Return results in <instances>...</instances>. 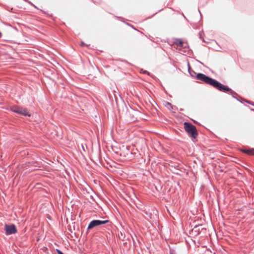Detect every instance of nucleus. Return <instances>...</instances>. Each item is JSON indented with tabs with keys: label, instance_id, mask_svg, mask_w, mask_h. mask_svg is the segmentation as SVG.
<instances>
[{
	"label": "nucleus",
	"instance_id": "nucleus-33",
	"mask_svg": "<svg viewBox=\"0 0 254 254\" xmlns=\"http://www.w3.org/2000/svg\"><path fill=\"white\" fill-rule=\"evenodd\" d=\"M13 28L14 29V30H16V31H17V30H17V28H16V27H14Z\"/></svg>",
	"mask_w": 254,
	"mask_h": 254
},
{
	"label": "nucleus",
	"instance_id": "nucleus-36",
	"mask_svg": "<svg viewBox=\"0 0 254 254\" xmlns=\"http://www.w3.org/2000/svg\"><path fill=\"white\" fill-rule=\"evenodd\" d=\"M198 62L200 64H202L201 62H200V61H198Z\"/></svg>",
	"mask_w": 254,
	"mask_h": 254
},
{
	"label": "nucleus",
	"instance_id": "nucleus-38",
	"mask_svg": "<svg viewBox=\"0 0 254 254\" xmlns=\"http://www.w3.org/2000/svg\"><path fill=\"white\" fill-rule=\"evenodd\" d=\"M199 13H200V16L201 17V13H200V11H199Z\"/></svg>",
	"mask_w": 254,
	"mask_h": 254
},
{
	"label": "nucleus",
	"instance_id": "nucleus-31",
	"mask_svg": "<svg viewBox=\"0 0 254 254\" xmlns=\"http://www.w3.org/2000/svg\"><path fill=\"white\" fill-rule=\"evenodd\" d=\"M2 36V33L0 31V38Z\"/></svg>",
	"mask_w": 254,
	"mask_h": 254
},
{
	"label": "nucleus",
	"instance_id": "nucleus-34",
	"mask_svg": "<svg viewBox=\"0 0 254 254\" xmlns=\"http://www.w3.org/2000/svg\"><path fill=\"white\" fill-rule=\"evenodd\" d=\"M127 242H125V243H124V244H124V245H125V246L126 245H127Z\"/></svg>",
	"mask_w": 254,
	"mask_h": 254
},
{
	"label": "nucleus",
	"instance_id": "nucleus-11",
	"mask_svg": "<svg viewBox=\"0 0 254 254\" xmlns=\"http://www.w3.org/2000/svg\"><path fill=\"white\" fill-rule=\"evenodd\" d=\"M165 106L169 110H171L173 109V106L169 102H166L165 103Z\"/></svg>",
	"mask_w": 254,
	"mask_h": 254
},
{
	"label": "nucleus",
	"instance_id": "nucleus-25",
	"mask_svg": "<svg viewBox=\"0 0 254 254\" xmlns=\"http://www.w3.org/2000/svg\"><path fill=\"white\" fill-rule=\"evenodd\" d=\"M177 107L176 106H173V109L172 110H177Z\"/></svg>",
	"mask_w": 254,
	"mask_h": 254
},
{
	"label": "nucleus",
	"instance_id": "nucleus-4",
	"mask_svg": "<svg viewBox=\"0 0 254 254\" xmlns=\"http://www.w3.org/2000/svg\"><path fill=\"white\" fill-rule=\"evenodd\" d=\"M4 231L6 235L14 234L17 232L16 227L13 224H5L4 225Z\"/></svg>",
	"mask_w": 254,
	"mask_h": 254
},
{
	"label": "nucleus",
	"instance_id": "nucleus-19",
	"mask_svg": "<svg viewBox=\"0 0 254 254\" xmlns=\"http://www.w3.org/2000/svg\"><path fill=\"white\" fill-rule=\"evenodd\" d=\"M130 108L131 109H132V110H133L134 111H135V112L137 113H140V112L137 109H133L132 107H130Z\"/></svg>",
	"mask_w": 254,
	"mask_h": 254
},
{
	"label": "nucleus",
	"instance_id": "nucleus-6",
	"mask_svg": "<svg viewBox=\"0 0 254 254\" xmlns=\"http://www.w3.org/2000/svg\"><path fill=\"white\" fill-rule=\"evenodd\" d=\"M100 226L98 223V220H92L88 224L87 227V230L86 233H88V231L90 230H91L97 226Z\"/></svg>",
	"mask_w": 254,
	"mask_h": 254
},
{
	"label": "nucleus",
	"instance_id": "nucleus-14",
	"mask_svg": "<svg viewBox=\"0 0 254 254\" xmlns=\"http://www.w3.org/2000/svg\"><path fill=\"white\" fill-rule=\"evenodd\" d=\"M118 236L120 240H122V241H125L124 238L125 237V236H124L123 239H122L121 236H123V233L121 232H120V233H118Z\"/></svg>",
	"mask_w": 254,
	"mask_h": 254
},
{
	"label": "nucleus",
	"instance_id": "nucleus-1",
	"mask_svg": "<svg viewBox=\"0 0 254 254\" xmlns=\"http://www.w3.org/2000/svg\"><path fill=\"white\" fill-rule=\"evenodd\" d=\"M196 78L206 84L212 86L213 87L221 92L228 93V94L231 93L237 94L234 91L229 88L228 86L223 85L217 80L213 79L203 73H198L196 74Z\"/></svg>",
	"mask_w": 254,
	"mask_h": 254
},
{
	"label": "nucleus",
	"instance_id": "nucleus-28",
	"mask_svg": "<svg viewBox=\"0 0 254 254\" xmlns=\"http://www.w3.org/2000/svg\"><path fill=\"white\" fill-rule=\"evenodd\" d=\"M129 148L130 147L129 146H127V149L129 150Z\"/></svg>",
	"mask_w": 254,
	"mask_h": 254
},
{
	"label": "nucleus",
	"instance_id": "nucleus-18",
	"mask_svg": "<svg viewBox=\"0 0 254 254\" xmlns=\"http://www.w3.org/2000/svg\"><path fill=\"white\" fill-rule=\"evenodd\" d=\"M28 3L31 5V6H33L34 7H35V8H37L38 9L37 7L32 2H31L30 1L29 2H28Z\"/></svg>",
	"mask_w": 254,
	"mask_h": 254
},
{
	"label": "nucleus",
	"instance_id": "nucleus-23",
	"mask_svg": "<svg viewBox=\"0 0 254 254\" xmlns=\"http://www.w3.org/2000/svg\"><path fill=\"white\" fill-rule=\"evenodd\" d=\"M183 48H184V49H186V48H189V45H188V44L187 43H186V45H184V46H183Z\"/></svg>",
	"mask_w": 254,
	"mask_h": 254
},
{
	"label": "nucleus",
	"instance_id": "nucleus-32",
	"mask_svg": "<svg viewBox=\"0 0 254 254\" xmlns=\"http://www.w3.org/2000/svg\"><path fill=\"white\" fill-rule=\"evenodd\" d=\"M130 237H131V238H132V240H133V243H134V240H133V239L132 237L131 236H130Z\"/></svg>",
	"mask_w": 254,
	"mask_h": 254
},
{
	"label": "nucleus",
	"instance_id": "nucleus-26",
	"mask_svg": "<svg viewBox=\"0 0 254 254\" xmlns=\"http://www.w3.org/2000/svg\"><path fill=\"white\" fill-rule=\"evenodd\" d=\"M82 148L83 149V150L85 151V148H84V145L83 144H82Z\"/></svg>",
	"mask_w": 254,
	"mask_h": 254
},
{
	"label": "nucleus",
	"instance_id": "nucleus-24",
	"mask_svg": "<svg viewBox=\"0 0 254 254\" xmlns=\"http://www.w3.org/2000/svg\"><path fill=\"white\" fill-rule=\"evenodd\" d=\"M157 13V12H155L154 14H153L152 15H151V16H149L148 17V18H151L154 15H155Z\"/></svg>",
	"mask_w": 254,
	"mask_h": 254
},
{
	"label": "nucleus",
	"instance_id": "nucleus-2",
	"mask_svg": "<svg viewBox=\"0 0 254 254\" xmlns=\"http://www.w3.org/2000/svg\"><path fill=\"white\" fill-rule=\"evenodd\" d=\"M184 127L189 137L192 139H196L197 137L198 133L195 126L190 123L185 122L184 123Z\"/></svg>",
	"mask_w": 254,
	"mask_h": 254
},
{
	"label": "nucleus",
	"instance_id": "nucleus-9",
	"mask_svg": "<svg viewBox=\"0 0 254 254\" xmlns=\"http://www.w3.org/2000/svg\"><path fill=\"white\" fill-rule=\"evenodd\" d=\"M242 151L247 154L254 155V148H252L250 149H243L242 150Z\"/></svg>",
	"mask_w": 254,
	"mask_h": 254
},
{
	"label": "nucleus",
	"instance_id": "nucleus-7",
	"mask_svg": "<svg viewBox=\"0 0 254 254\" xmlns=\"http://www.w3.org/2000/svg\"><path fill=\"white\" fill-rule=\"evenodd\" d=\"M174 44H175L178 47H183L184 43L183 42L182 39L179 38H176L175 39V41L174 42Z\"/></svg>",
	"mask_w": 254,
	"mask_h": 254
},
{
	"label": "nucleus",
	"instance_id": "nucleus-30",
	"mask_svg": "<svg viewBox=\"0 0 254 254\" xmlns=\"http://www.w3.org/2000/svg\"><path fill=\"white\" fill-rule=\"evenodd\" d=\"M250 110L252 111H253L254 112V109H252V108H250Z\"/></svg>",
	"mask_w": 254,
	"mask_h": 254
},
{
	"label": "nucleus",
	"instance_id": "nucleus-17",
	"mask_svg": "<svg viewBox=\"0 0 254 254\" xmlns=\"http://www.w3.org/2000/svg\"><path fill=\"white\" fill-rule=\"evenodd\" d=\"M144 74H146L149 76L150 75V73L149 72H148V71L147 70H143V72H142Z\"/></svg>",
	"mask_w": 254,
	"mask_h": 254
},
{
	"label": "nucleus",
	"instance_id": "nucleus-22",
	"mask_svg": "<svg viewBox=\"0 0 254 254\" xmlns=\"http://www.w3.org/2000/svg\"><path fill=\"white\" fill-rule=\"evenodd\" d=\"M115 100H116V102L118 108L119 112H121V109H120V106H119V105H118V102H117V99H116V98H115Z\"/></svg>",
	"mask_w": 254,
	"mask_h": 254
},
{
	"label": "nucleus",
	"instance_id": "nucleus-35",
	"mask_svg": "<svg viewBox=\"0 0 254 254\" xmlns=\"http://www.w3.org/2000/svg\"><path fill=\"white\" fill-rule=\"evenodd\" d=\"M132 28H133L134 29L136 30V29L135 28L133 27V26H131Z\"/></svg>",
	"mask_w": 254,
	"mask_h": 254
},
{
	"label": "nucleus",
	"instance_id": "nucleus-37",
	"mask_svg": "<svg viewBox=\"0 0 254 254\" xmlns=\"http://www.w3.org/2000/svg\"><path fill=\"white\" fill-rule=\"evenodd\" d=\"M68 230H69L71 232H72V231H71V229H69V228H68Z\"/></svg>",
	"mask_w": 254,
	"mask_h": 254
},
{
	"label": "nucleus",
	"instance_id": "nucleus-13",
	"mask_svg": "<svg viewBox=\"0 0 254 254\" xmlns=\"http://www.w3.org/2000/svg\"><path fill=\"white\" fill-rule=\"evenodd\" d=\"M121 104H122V106L123 107V112H124L125 110H126V111L127 113L128 112V109H127V105L125 104L124 100H122Z\"/></svg>",
	"mask_w": 254,
	"mask_h": 254
},
{
	"label": "nucleus",
	"instance_id": "nucleus-16",
	"mask_svg": "<svg viewBox=\"0 0 254 254\" xmlns=\"http://www.w3.org/2000/svg\"><path fill=\"white\" fill-rule=\"evenodd\" d=\"M169 254H176L175 250H174V249H171V248H170Z\"/></svg>",
	"mask_w": 254,
	"mask_h": 254
},
{
	"label": "nucleus",
	"instance_id": "nucleus-29",
	"mask_svg": "<svg viewBox=\"0 0 254 254\" xmlns=\"http://www.w3.org/2000/svg\"><path fill=\"white\" fill-rule=\"evenodd\" d=\"M50 72H51V74H53V73H54V72L53 71V70H50Z\"/></svg>",
	"mask_w": 254,
	"mask_h": 254
},
{
	"label": "nucleus",
	"instance_id": "nucleus-21",
	"mask_svg": "<svg viewBox=\"0 0 254 254\" xmlns=\"http://www.w3.org/2000/svg\"><path fill=\"white\" fill-rule=\"evenodd\" d=\"M199 38L200 39H202V40L203 42H205V41H204V39H203L202 37H201V32H199Z\"/></svg>",
	"mask_w": 254,
	"mask_h": 254
},
{
	"label": "nucleus",
	"instance_id": "nucleus-20",
	"mask_svg": "<svg viewBox=\"0 0 254 254\" xmlns=\"http://www.w3.org/2000/svg\"><path fill=\"white\" fill-rule=\"evenodd\" d=\"M80 45L81 46H87V47L90 46V45H87V44H85L83 42H81Z\"/></svg>",
	"mask_w": 254,
	"mask_h": 254
},
{
	"label": "nucleus",
	"instance_id": "nucleus-5",
	"mask_svg": "<svg viewBox=\"0 0 254 254\" xmlns=\"http://www.w3.org/2000/svg\"><path fill=\"white\" fill-rule=\"evenodd\" d=\"M202 226V224L195 225L191 230L192 233L195 236H197L200 233V231H202V232L205 231V232L206 231V228H201L200 229V227Z\"/></svg>",
	"mask_w": 254,
	"mask_h": 254
},
{
	"label": "nucleus",
	"instance_id": "nucleus-27",
	"mask_svg": "<svg viewBox=\"0 0 254 254\" xmlns=\"http://www.w3.org/2000/svg\"><path fill=\"white\" fill-rule=\"evenodd\" d=\"M193 122L195 123V124H198V123L194 120H193Z\"/></svg>",
	"mask_w": 254,
	"mask_h": 254
},
{
	"label": "nucleus",
	"instance_id": "nucleus-8",
	"mask_svg": "<svg viewBox=\"0 0 254 254\" xmlns=\"http://www.w3.org/2000/svg\"><path fill=\"white\" fill-rule=\"evenodd\" d=\"M188 71L191 77L196 78V74L197 73H196L194 70L191 69L190 65L189 63H188Z\"/></svg>",
	"mask_w": 254,
	"mask_h": 254
},
{
	"label": "nucleus",
	"instance_id": "nucleus-12",
	"mask_svg": "<svg viewBox=\"0 0 254 254\" xmlns=\"http://www.w3.org/2000/svg\"><path fill=\"white\" fill-rule=\"evenodd\" d=\"M98 223L100 226L101 225L106 224H107L108 223H111V222H110V220H98Z\"/></svg>",
	"mask_w": 254,
	"mask_h": 254
},
{
	"label": "nucleus",
	"instance_id": "nucleus-3",
	"mask_svg": "<svg viewBox=\"0 0 254 254\" xmlns=\"http://www.w3.org/2000/svg\"><path fill=\"white\" fill-rule=\"evenodd\" d=\"M9 111L18 114L19 115H23L24 116L30 117L31 116L26 108H22L18 106H13L10 107Z\"/></svg>",
	"mask_w": 254,
	"mask_h": 254
},
{
	"label": "nucleus",
	"instance_id": "nucleus-15",
	"mask_svg": "<svg viewBox=\"0 0 254 254\" xmlns=\"http://www.w3.org/2000/svg\"><path fill=\"white\" fill-rule=\"evenodd\" d=\"M243 100H244V102L245 103H248V104H251V105H252L254 106V102H252L250 101L249 100H247L246 99H243Z\"/></svg>",
	"mask_w": 254,
	"mask_h": 254
},
{
	"label": "nucleus",
	"instance_id": "nucleus-10",
	"mask_svg": "<svg viewBox=\"0 0 254 254\" xmlns=\"http://www.w3.org/2000/svg\"><path fill=\"white\" fill-rule=\"evenodd\" d=\"M235 93H236L237 94H234V93H231V94H233V95H232V97H233V98H235V99H236L237 101H238L240 102L241 103H244L245 102H244V100H243V99H244V98H242V97H240V98H241V99H242V100H240L239 98H237L236 96H235V95H237V96H239L238 94L236 92H235ZM229 95H231V94H230Z\"/></svg>",
	"mask_w": 254,
	"mask_h": 254
}]
</instances>
